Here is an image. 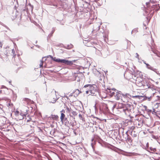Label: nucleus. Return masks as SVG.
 I'll list each match as a JSON object with an SVG mask.
<instances>
[{
  "label": "nucleus",
  "mask_w": 160,
  "mask_h": 160,
  "mask_svg": "<svg viewBox=\"0 0 160 160\" xmlns=\"http://www.w3.org/2000/svg\"><path fill=\"white\" fill-rule=\"evenodd\" d=\"M125 78L128 80L132 82H133V80H136V76L133 75L130 71H127L125 72L124 74Z\"/></svg>",
  "instance_id": "obj_1"
},
{
  "label": "nucleus",
  "mask_w": 160,
  "mask_h": 160,
  "mask_svg": "<svg viewBox=\"0 0 160 160\" xmlns=\"http://www.w3.org/2000/svg\"><path fill=\"white\" fill-rule=\"evenodd\" d=\"M56 92L54 91H52L49 94L48 100L50 102L55 103L57 100Z\"/></svg>",
  "instance_id": "obj_2"
},
{
  "label": "nucleus",
  "mask_w": 160,
  "mask_h": 160,
  "mask_svg": "<svg viewBox=\"0 0 160 160\" xmlns=\"http://www.w3.org/2000/svg\"><path fill=\"white\" fill-rule=\"evenodd\" d=\"M53 60L55 62L64 63L68 65H71L73 64V61H70L66 59H57L55 58L53 59Z\"/></svg>",
  "instance_id": "obj_3"
},
{
  "label": "nucleus",
  "mask_w": 160,
  "mask_h": 160,
  "mask_svg": "<svg viewBox=\"0 0 160 160\" xmlns=\"http://www.w3.org/2000/svg\"><path fill=\"white\" fill-rule=\"evenodd\" d=\"M89 86V90L91 94L92 95H94L95 93L97 92V87L96 85H92L90 84H87L85 85L84 88H87Z\"/></svg>",
  "instance_id": "obj_4"
},
{
  "label": "nucleus",
  "mask_w": 160,
  "mask_h": 160,
  "mask_svg": "<svg viewBox=\"0 0 160 160\" xmlns=\"http://www.w3.org/2000/svg\"><path fill=\"white\" fill-rule=\"evenodd\" d=\"M117 91L116 89L114 88L111 89L108 88L106 90L107 94L111 97L114 95Z\"/></svg>",
  "instance_id": "obj_5"
},
{
  "label": "nucleus",
  "mask_w": 160,
  "mask_h": 160,
  "mask_svg": "<svg viewBox=\"0 0 160 160\" xmlns=\"http://www.w3.org/2000/svg\"><path fill=\"white\" fill-rule=\"evenodd\" d=\"M23 103L24 104L26 103L27 105H30L31 104H33L34 102L33 101L31 100L30 99L27 98H24L22 100Z\"/></svg>",
  "instance_id": "obj_6"
},
{
  "label": "nucleus",
  "mask_w": 160,
  "mask_h": 160,
  "mask_svg": "<svg viewBox=\"0 0 160 160\" xmlns=\"http://www.w3.org/2000/svg\"><path fill=\"white\" fill-rule=\"evenodd\" d=\"M143 121L142 119L140 118L139 120L138 119L136 122V124L138 127H140L143 125Z\"/></svg>",
  "instance_id": "obj_7"
},
{
  "label": "nucleus",
  "mask_w": 160,
  "mask_h": 160,
  "mask_svg": "<svg viewBox=\"0 0 160 160\" xmlns=\"http://www.w3.org/2000/svg\"><path fill=\"white\" fill-rule=\"evenodd\" d=\"M25 115L24 113L21 112L20 113L19 115L16 117L17 119L19 120H21L23 119Z\"/></svg>",
  "instance_id": "obj_8"
},
{
  "label": "nucleus",
  "mask_w": 160,
  "mask_h": 160,
  "mask_svg": "<svg viewBox=\"0 0 160 160\" xmlns=\"http://www.w3.org/2000/svg\"><path fill=\"white\" fill-rule=\"evenodd\" d=\"M65 108H66V112L68 113H70L72 111V109L69 104L65 106Z\"/></svg>",
  "instance_id": "obj_9"
},
{
  "label": "nucleus",
  "mask_w": 160,
  "mask_h": 160,
  "mask_svg": "<svg viewBox=\"0 0 160 160\" xmlns=\"http://www.w3.org/2000/svg\"><path fill=\"white\" fill-rule=\"evenodd\" d=\"M114 96L115 98V99L117 100H119L120 99L121 97V94L119 92H118L117 91L116 92Z\"/></svg>",
  "instance_id": "obj_10"
},
{
  "label": "nucleus",
  "mask_w": 160,
  "mask_h": 160,
  "mask_svg": "<svg viewBox=\"0 0 160 160\" xmlns=\"http://www.w3.org/2000/svg\"><path fill=\"white\" fill-rule=\"evenodd\" d=\"M81 92L78 89H76L75 91L73 92V94L74 97H77L78 95Z\"/></svg>",
  "instance_id": "obj_11"
},
{
  "label": "nucleus",
  "mask_w": 160,
  "mask_h": 160,
  "mask_svg": "<svg viewBox=\"0 0 160 160\" xmlns=\"http://www.w3.org/2000/svg\"><path fill=\"white\" fill-rule=\"evenodd\" d=\"M51 118L53 120L57 121L59 117L57 115H51Z\"/></svg>",
  "instance_id": "obj_12"
},
{
  "label": "nucleus",
  "mask_w": 160,
  "mask_h": 160,
  "mask_svg": "<svg viewBox=\"0 0 160 160\" xmlns=\"http://www.w3.org/2000/svg\"><path fill=\"white\" fill-rule=\"evenodd\" d=\"M144 28H143L144 29H145V31H144V33L145 34H147L149 33V29L148 28L146 27V25H144Z\"/></svg>",
  "instance_id": "obj_13"
},
{
  "label": "nucleus",
  "mask_w": 160,
  "mask_h": 160,
  "mask_svg": "<svg viewBox=\"0 0 160 160\" xmlns=\"http://www.w3.org/2000/svg\"><path fill=\"white\" fill-rule=\"evenodd\" d=\"M65 117V115L64 113H61L60 119L61 121H63Z\"/></svg>",
  "instance_id": "obj_14"
},
{
  "label": "nucleus",
  "mask_w": 160,
  "mask_h": 160,
  "mask_svg": "<svg viewBox=\"0 0 160 160\" xmlns=\"http://www.w3.org/2000/svg\"><path fill=\"white\" fill-rule=\"evenodd\" d=\"M125 105L122 104V103H119L118 106V108H123L124 107Z\"/></svg>",
  "instance_id": "obj_15"
},
{
  "label": "nucleus",
  "mask_w": 160,
  "mask_h": 160,
  "mask_svg": "<svg viewBox=\"0 0 160 160\" xmlns=\"http://www.w3.org/2000/svg\"><path fill=\"white\" fill-rule=\"evenodd\" d=\"M138 28H135L133 29L132 32V34H135L136 33L138 32Z\"/></svg>",
  "instance_id": "obj_16"
},
{
  "label": "nucleus",
  "mask_w": 160,
  "mask_h": 160,
  "mask_svg": "<svg viewBox=\"0 0 160 160\" xmlns=\"http://www.w3.org/2000/svg\"><path fill=\"white\" fill-rule=\"evenodd\" d=\"M71 112L72 113V115L74 116H76L77 114V112L76 111H73L72 110Z\"/></svg>",
  "instance_id": "obj_17"
},
{
  "label": "nucleus",
  "mask_w": 160,
  "mask_h": 160,
  "mask_svg": "<svg viewBox=\"0 0 160 160\" xmlns=\"http://www.w3.org/2000/svg\"><path fill=\"white\" fill-rule=\"evenodd\" d=\"M20 113L18 111H16L15 112V114L16 117H17Z\"/></svg>",
  "instance_id": "obj_18"
},
{
  "label": "nucleus",
  "mask_w": 160,
  "mask_h": 160,
  "mask_svg": "<svg viewBox=\"0 0 160 160\" xmlns=\"http://www.w3.org/2000/svg\"><path fill=\"white\" fill-rule=\"evenodd\" d=\"M43 64V62L42 61V60H41L40 61V64H39L40 67H42Z\"/></svg>",
  "instance_id": "obj_19"
},
{
  "label": "nucleus",
  "mask_w": 160,
  "mask_h": 160,
  "mask_svg": "<svg viewBox=\"0 0 160 160\" xmlns=\"http://www.w3.org/2000/svg\"><path fill=\"white\" fill-rule=\"evenodd\" d=\"M79 117L81 120H83V118L81 114H79Z\"/></svg>",
  "instance_id": "obj_20"
},
{
  "label": "nucleus",
  "mask_w": 160,
  "mask_h": 160,
  "mask_svg": "<svg viewBox=\"0 0 160 160\" xmlns=\"http://www.w3.org/2000/svg\"><path fill=\"white\" fill-rule=\"evenodd\" d=\"M0 93L1 94H4L5 92L4 90H0Z\"/></svg>",
  "instance_id": "obj_21"
},
{
  "label": "nucleus",
  "mask_w": 160,
  "mask_h": 160,
  "mask_svg": "<svg viewBox=\"0 0 160 160\" xmlns=\"http://www.w3.org/2000/svg\"><path fill=\"white\" fill-rule=\"evenodd\" d=\"M86 92L87 94H89V95L91 94L89 89L88 90L86 91Z\"/></svg>",
  "instance_id": "obj_22"
},
{
  "label": "nucleus",
  "mask_w": 160,
  "mask_h": 160,
  "mask_svg": "<svg viewBox=\"0 0 160 160\" xmlns=\"http://www.w3.org/2000/svg\"><path fill=\"white\" fill-rule=\"evenodd\" d=\"M61 113H64L65 112V111L64 110V109H62L61 111Z\"/></svg>",
  "instance_id": "obj_23"
},
{
  "label": "nucleus",
  "mask_w": 160,
  "mask_h": 160,
  "mask_svg": "<svg viewBox=\"0 0 160 160\" xmlns=\"http://www.w3.org/2000/svg\"><path fill=\"white\" fill-rule=\"evenodd\" d=\"M8 51H8V50H7V51H6V52H7V53H6V54H7V55H8Z\"/></svg>",
  "instance_id": "obj_24"
},
{
  "label": "nucleus",
  "mask_w": 160,
  "mask_h": 160,
  "mask_svg": "<svg viewBox=\"0 0 160 160\" xmlns=\"http://www.w3.org/2000/svg\"><path fill=\"white\" fill-rule=\"evenodd\" d=\"M72 94H73V93H71V94L70 95V96H72Z\"/></svg>",
  "instance_id": "obj_25"
},
{
  "label": "nucleus",
  "mask_w": 160,
  "mask_h": 160,
  "mask_svg": "<svg viewBox=\"0 0 160 160\" xmlns=\"http://www.w3.org/2000/svg\"><path fill=\"white\" fill-rule=\"evenodd\" d=\"M78 77V75L76 76V80L77 79V77Z\"/></svg>",
  "instance_id": "obj_26"
},
{
  "label": "nucleus",
  "mask_w": 160,
  "mask_h": 160,
  "mask_svg": "<svg viewBox=\"0 0 160 160\" xmlns=\"http://www.w3.org/2000/svg\"><path fill=\"white\" fill-rule=\"evenodd\" d=\"M29 121V120H27V122H28Z\"/></svg>",
  "instance_id": "obj_27"
},
{
  "label": "nucleus",
  "mask_w": 160,
  "mask_h": 160,
  "mask_svg": "<svg viewBox=\"0 0 160 160\" xmlns=\"http://www.w3.org/2000/svg\"><path fill=\"white\" fill-rule=\"evenodd\" d=\"M138 97V96H134V97Z\"/></svg>",
  "instance_id": "obj_28"
},
{
  "label": "nucleus",
  "mask_w": 160,
  "mask_h": 160,
  "mask_svg": "<svg viewBox=\"0 0 160 160\" xmlns=\"http://www.w3.org/2000/svg\"><path fill=\"white\" fill-rule=\"evenodd\" d=\"M70 104L71 105H72V104L71 103H70Z\"/></svg>",
  "instance_id": "obj_29"
},
{
  "label": "nucleus",
  "mask_w": 160,
  "mask_h": 160,
  "mask_svg": "<svg viewBox=\"0 0 160 160\" xmlns=\"http://www.w3.org/2000/svg\"><path fill=\"white\" fill-rule=\"evenodd\" d=\"M159 79H160V78H159Z\"/></svg>",
  "instance_id": "obj_30"
}]
</instances>
